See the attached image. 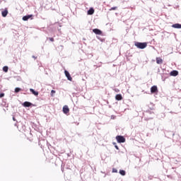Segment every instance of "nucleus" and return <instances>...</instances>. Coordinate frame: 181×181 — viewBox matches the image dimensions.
<instances>
[{
  "instance_id": "1",
  "label": "nucleus",
  "mask_w": 181,
  "mask_h": 181,
  "mask_svg": "<svg viewBox=\"0 0 181 181\" xmlns=\"http://www.w3.org/2000/svg\"><path fill=\"white\" fill-rule=\"evenodd\" d=\"M134 46L137 47L138 49H145L146 46H148V42H135Z\"/></svg>"
},
{
  "instance_id": "2",
  "label": "nucleus",
  "mask_w": 181,
  "mask_h": 181,
  "mask_svg": "<svg viewBox=\"0 0 181 181\" xmlns=\"http://www.w3.org/2000/svg\"><path fill=\"white\" fill-rule=\"evenodd\" d=\"M116 139L119 144H124L125 142V139L122 136H117Z\"/></svg>"
},
{
  "instance_id": "3",
  "label": "nucleus",
  "mask_w": 181,
  "mask_h": 181,
  "mask_svg": "<svg viewBox=\"0 0 181 181\" xmlns=\"http://www.w3.org/2000/svg\"><path fill=\"white\" fill-rule=\"evenodd\" d=\"M158 86H153L151 88V93H152V94H154L155 93H158Z\"/></svg>"
},
{
  "instance_id": "4",
  "label": "nucleus",
  "mask_w": 181,
  "mask_h": 181,
  "mask_svg": "<svg viewBox=\"0 0 181 181\" xmlns=\"http://www.w3.org/2000/svg\"><path fill=\"white\" fill-rule=\"evenodd\" d=\"M63 112L64 114H69V112H70V109L69 108V106L64 105L63 107Z\"/></svg>"
},
{
  "instance_id": "5",
  "label": "nucleus",
  "mask_w": 181,
  "mask_h": 181,
  "mask_svg": "<svg viewBox=\"0 0 181 181\" xmlns=\"http://www.w3.org/2000/svg\"><path fill=\"white\" fill-rule=\"evenodd\" d=\"M64 74L69 81L73 80V78H71V76H70V73H69L67 71H64Z\"/></svg>"
},
{
  "instance_id": "6",
  "label": "nucleus",
  "mask_w": 181,
  "mask_h": 181,
  "mask_svg": "<svg viewBox=\"0 0 181 181\" xmlns=\"http://www.w3.org/2000/svg\"><path fill=\"white\" fill-rule=\"evenodd\" d=\"M93 33H95V35H103V31H101L98 28L93 29Z\"/></svg>"
},
{
  "instance_id": "7",
  "label": "nucleus",
  "mask_w": 181,
  "mask_h": 181,
  "mask_svg": "<svg viewBox=\"0 0 181 181\" xmlns=\"http://www.w3.org/2000/svg\"><path fill=\"white\" fill-rule=\"evenodd\" d=\"M1 15L3 18H6L8 16V8H5V10L1 12Z\"/></svg>"
},
{
  "instance_id": "8",
  "label": "nucleus",
  "mask_w": 181,
  "mask_h": 181,
  "mask_svg": "<svg viewBox=\"0 0 181 181\" xmlns=\"http://www.w3.org/2000/svg\"><path fill=\"white\" fill-rule=\"evenodd\" d=\"M156 60L157 64H162L163 63V59H162L160 57H157Z\"/></svg>"
},
{
  "instance_id": "9",
  "label": "nucleus",
  "mask_w": 181,
  "mask_h": 181,
  "mask_svg": "<svg viewBox=\"0 0 181 181\" xmlns=\"http://www.w3.org/2000/svg\"><path fill=\"white\" fill-rule=\"evenodd\" d=\"M170 76H173V77H176L179 74V72L177 71H172L170 73Z\"/></svg>"
},
{
  "instance_id": "10",
  "label": "nucleus",
  "mask_w": 181,
  "mask_h": 181,
  "mask_svg": "<svg viewBox=\"0 0 181 181\" xmlns=\"http://www.w3.org/2000/svg\"><path fill=\"white\" fill-rule=\"evenodd\" d=\"M172 28H174L175 29H181V24H179V23L173 24L172 25Z\"/></svg>"
},
{
  "instance_id": "11",
  "label": "nucleus",
  "mask_w": 181,
  "mask_h": 181,
  "mask_svg": "<svg viewBox=\"0 0 181 181\" xmlns=\"http://www.w3.org/2000/svg\"><path fill=\"white\" fill-rule=\"evenodd\" d=\"M115 100L117 101H121V100H122V95L121 94L116 95Z\"/></svg>"
},
{
  "instance_id": "12",
  "label": "nucleus",
  "mask_w": 181,
  "mask_h": 181,
  "mask_svg": "<svg viewBox=\"0 0 181 181\" xmlns=\"http://www.w3.org/2000/svg\"><path fill=\"white\" fill-rule=\"evenodd\" d=\"M32 15H28V16H25L23 17V21H28L29 19H30V18H32Z\"/></svg>"
},
{
  "instance_id": "13",
  "label": "nucleus",
  "mask_w": 181,
  "mask_h": 181,
  "mask_svg": "<svg viewBox=\"0 0 181 181\" xmlns=\"http://www.w3.org/2000/svg\"><path fill=\"white\" fill-rule=\"evenodd\" d=\"M23 107H30L32 103L30 102H24L23 104Z\"/></svg>"
},
{
  "instance_id": "14",
  "label": "nucleus",
  "mask_w": 181,
  "mask_h": 181,
  "mask_svg": "<svg viewBox=\"0 0 181 181\" xmlns=\"http://www.w3.org/2000/svg\"><path fill=\"white\" fill-rule=\"evenodd\" d=\"M30 91L34 95H39V92L35 91V90L30 88Z\"/></svg>"
},
{
  "instance_id": "15",
  "label": "nucleus",
  "mask_w": 181,
  "mask_h": 181,
  "mask_svg": "<svg viewBox=\"0 0 181 181\" xmlns=\"http://www.w3.org/2000/svg\"><path fill=\"white\" fill-rule=\"evenodd\" d=\"M94 13V8H90L88 11V15H93Z\"/></svg>"
},
{
  "instance_id": "16",
  "label": "nucleus",
  "mask_w": 181,
  "mask_h": 181,
  "mask_svg": "<svg viewBox=\"0 0 181 181\" xmlns=\"http://www.w3.org/2000/svg\"><path fill=\"white\" fill-rule=\"evenodd\" d=\"M119 173H120V175H122V176H125V175H127V173L124 170H120Z\"/></svg>"
},
{
  "instance_id": "17",
  "label": "nucleus",
  "mask_w": 181,
  "mask_h": 181,
  "mask_svg": "<svg viewBox=\"0 0 181 181\" xmlns=\"http://www.w3.org/2000/svg\"><path fill=\"white\" fill-rule=\"evenodd\" d=\"M19 91H22V88H16L15 93H19Z\"/></svg>"
},
{
  "instance_id": "18",
  "label": "nucleus",
  "mask_w": 181,
  "mask_h": 181,
  "mask_svg": "<svg viewBox=\"0 0 181 181\" xmlns=\"http://www.w3.org/2000/svg\"><path fill=\"white\" fill-rule=\"evenodd\" d=\"M8 66H4L3 67V71H4L5 73H8Z\"/></svg>"
},
{
  "instance_id": "19",
  "label": "nucleus",
  "mask_w": 181,
  "mask_h": 181,
  "mask_svg": "<svg viewBox=\"0 0 181 181\" xmlns=\"http://www.w3.org/2000/svg\"><path fill=\"white\" fill-rule=\"evenodd\" d=\"M54 94H56V90H51V97H54Z\"/></svg>"
},
{
  "instance_id": "20",
  "label": "nucleus",
  "mask_w": 181,
  "mask_h": 181,
  "mask_svg": "<svg viewBox=\"0 0 181 181\" xmlns=\"http://www.w3.org/2000/svg\"><path fill=\"white\" fill-rule=\"evenodd\" d=\"M118 8V7L115 6V7H112L111 8H110L109 11H117V9Z\"/></svg>"
},
{
  "instance_id": "21",
  "label": "nucleus",
  "mask_w": 181,
  "mask_h": 181,
  "mask_svg": "<svg viewBox=\"0 0 181 181\" xmlns=\"http://www.w3.org/2000/svg\"><path fill=\"white\" fill-rule=\"evenodd\" d=\"M112 173H118V170H117V168H113L112 169Z\"/></svg>"
},
{
  "instance_id": "22",
  "label": "nucleus",
  "mask_w": 181,
  "mask_h": 181,
  "mask_svg": "<svg viewBox=\"0 0 181 181\" xmlns=\"http://www.w3.org/2000/svg\"><path fill=\"white\" fill-rule=\"evenodd\" d=\"M2 97H5V93H2L0 94V98H2Z\"/></svg>"
},
{
  "instance_id": "23",
  "label": "nucleus",
  "mask_w": 181,
  "mask_h": 181,
  "mask_svg": "<svg viewBox=\"0 0 181 181\" xmlns=\"http://www.w3.org/2000/svg\"><path fill=\"white\" fill-rule=\"evenodd\" d=\"M49 40H50V42H54V38L53 37H49Z\"/></svg>"
},
{
  "instance_id": "24",
  "label": "nucleus",
  "mask_w": 181,
  "mask_h": 181,
  "mask_svg": "<svg viewBox=\"0 0 181 181\" xmlns=\"http://www.w3.org/2000/svg\"><path fill=\"white\" fill-rule=\"evenodd\" d=\"M115 148H116V149H119V148H118V146H115Z\"/></svg>"
},
{
  "instance_id": "25",
  "label": "nucleus",
  "mask_w": 181,
  "mask_h": 181,
  "mask_svg": "<svg viewBox=\"0 0 181 181\" xmlns=\"http://www.w3.org/2000/svg\"><path fill=\"white\" fill-rule=\"evenodd\" d=\"M115 91H116L117 93H118V91H119V90L115 89Z\"/></svg>"
},
{
  "instance_id": "26",
  "label": "nucleus",
  "mask_w": 181,
  "mask_h": 181,
  "mask_svg": "<svg viewBox=\"0 0 181 181\" xmlns=\"http://www.w3.org/2000/svg\"><path fill=\"white\" fill-rule=\"evenodd\" d=\"M13 121H16L15 117H13Z\"/></svg>"
}]
</instances>
